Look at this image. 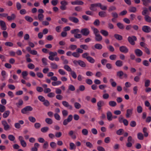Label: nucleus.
<instances>
[{"mask_svg":"<svg viewBox=\"0 0 151 151\" xmlns=\"http://www.w3.org/2000/svg\"><path fill=\"white\" fill-rule=\"evenodd\" d=\"M97 149L99 151H105L104 148L101 146L98 147Z\"/></svg>","mask_w":151,"mask_h":151,"instance_id":"nucleus-64","label":"nucleus"},{"mask_svg":"<svg viewBox=\"0 0 151 151\" xmlns=\"http://www.w3.org/2000/svg\"><path fill=\"white\" fill-rule=\"evenodd\" d=\"M100 5L99 3L91 4L90 7V9L93 11H96L97 10V8L99 7V5Z\"/></svg>","mask_w":151,"mask_h":151,"instance_id":"nucleus-3","label":"nucleus"},{"mask_svg":"<svg viewBox=\"0 0 151 151\" xmlns=\"http://www.w3.org/2000/svg\"><path fill=\"white\" fill-rule=\"evenodd\" d=\"M2 123L4 127V129L5 130H7L10 128V126L5 121H2Z\"/></svg>","mask_w":151,"mask_h":151,"instance_id":"nucleus-6","label":"nucleus"},{"mask_svg":"<svg viewBox=\"0 0 151 151\" xmlns=\"http://www.w3.org/2000/svg\"><path fill=\"white\" fill-rule=\"evenodd\" d=\"M117 67H120L123 65V62L120 60H118L115 63Z\"/></svg>","mask_w":151,"mask_h":151,"instance_id":"nucleus-19","label":"nucleus"},{"mask_svg":"<svg viewBox=\"0 0 151 151\" xmlns=\"http://www.w3.org/2000/svg\"><path fill=\"white\" fill-rule=\"evenodd\" d=\"M38 17L39 20L42 21L44 18V15L42 14H38Z\"/></svg>","mask_w":151,"mask_h":151,"instance_id":"nucleus-44","label":"nucleus"},{"mask_svg":"<svg viewBox=\"0 0 151 151\" xmlns=\"http://www.w3.org/2000/svg\"><path fill=\"white\" fill-rule=\"evenodd\" d=\"M61 6L60 7V9L63 10L66 9V6L68 4V2L65 1H63L60 2Z\"/></svg>","mask_w":151,"mask_h":151,"instance_id":"nucleus-4","label":"nucleus"},{"mask_svg":"<svg viewBox=\"0 0 151 151\" xmlns=\"http://www.w3.org/2000/svg\"><path fill=\"white\" fill-rule=\"evenodd\" d=\"M28 74L27 72V71H24L22 72V73L23 78L25 79H27L26 77Z\"/></svg>","mask_w":151,"mask_h":151,"instance_id":"nucleus-27","label":"nucleus"},{"mask_svg":"<svg viewBox=\"0 0 151 151\" xmlns=\"http://www.w3.org/2000/svg\"><path fill=\"white\" fill-rule=\"evenodd\" d=\"M82 133L84 135H87L88 134V131L86 129H83L82 130Z\"/></svg>","mask_w":151,"mask_h":151,"instance_id":"nucleus-51","label":"nucleus"},{"mask_svg":"<svg viewBox=\"0 0 151 151\" xmlns=\"http://www.w3.org/2000/svg\"><path fill=\"white\" fill-rule=\"evenodd\" d=\"M107 117L109 121H111L113 119V116L111 113L110 111H108L107 113Z\"/></svg>","mask_w":151,"mask_h":151,"instance_id":"nucleus-12","label":"nucleus"},{"mask_svg":"<svg viewBox=\"0 0 151 151\" xmlns=\"http://www.w3.org/2000/svg\"><path fill=\"white\" fill-rule=\"evenodd\" d=\"M58 0H53L51 1L52 4L53 6H56L58 4Z\"/></svg>","mask_w":151,"mask_h":151,"instance_id":"nucleus-62","label":"nucleus"},{"mask_svg":"<svg viewBox=\"0 0 151 151\" xmlns=\"http://www.w3.org/2000/svg\"><path fill=\"white\" fill-rule=\"evenodd\" d=\"M1 74L4 79H5L6 76H7L6 72L4 70L2 71Z\"/></svg>","mask_w":151,"mask_h":151,"instance_id":"nucleus-43","label":"nucleus"},{"mask_svg":"<svg viewBox=\"0 0 151 151\" xmlns=\"http://www.w3.org/2000/svg\"><path fill=\"white\" fill-rule=\"evenodd\" d=\"M50 56L49 57V59L52 60L53 61L54 60V57L55 56H56L57 53L56 52H50L49 53Z\"/></svg>","mask_w":151,"mask_h":151,"instance_id":"nucleus-7","label":"nucleus"},{"mask_svg":"<svg viewBox=\"0 0 151 151\" xmlns=\"http://www.w3.org/2000/svg\"><path fill=\"white\" fill-rule=\"evenodd\" d=\"M87 60L90 63H94L95 62V60L92 57L89 56L87 58Z\"/></svg>","mask_w":151,"mask_h":151,"instance_id":"nucleus-24","label":"nucleus"},{"mask_svg":"<svg viewBox=\"0 0 151 151\" xmlns=\"http://www.w3.org/2000/svg\"><path fill=\"white\" fill-rule=\"evenodd\" d=\"M137 138H138L140 140H142L143 139L144 136L141 133H139L137 134Z\"/></svg>","mask_w":151,"mask_h":151,"instance_id":"nucleus-28","label":"nucleus"},{"mask_svg":"<svg viewBox=\"0 0 151 151\" xmlns=\"http://www.w3.org/2000/svg\"><path fill=\"white\" fill-rule=\"evenodd\" d=\"M143 11L142 12V14L143 15L145 16L146 14H148V11L146 7L143 8Z\"/></svg>","mask_w":151,"mask_h":151,"instance_id":"nucleus-21","label":"nucleus"},{"mask_svg":"<svg viewBox=\"0 0 151 151\" xmlns=\"http://www.w3.org/2000/svg\"><path fill=\"white\" fill-rule=\"evenodd\" d=\"M99 15L101 17H104L106 16V13L105 12L101 11L99 13Z\"/></svg>","mask_w":151,"mask_h":151,"instance_id":"nucleus-25","label":"nucleus"},{"mask_svg":"<svg viewBox=\"0 0 151 151\" xmlns=\"http://www.w3.org/2000/svg\"><path fill=\"white\" fill-rule=\"evenodd\" d=\"M133 93L134 95H136L137 94V91L138 90V87L137 86H135L133 88Z\"/></svg>","mask_w":151,"mask_h":151,"instance_id":"nucleus-30","label":"nucleus"},{"mask_svg":"<svg viewBox=\"0 0 151 151\" xmlns=\"http://www.w3.org/2000/svg\"><path fill=\"white\" fill-rule=\"evenodd\" d=\"M81 32L83 35L87 36L89 34V31L87 28H84L81 30Z\"/></svg>","mask_w":151,"mask_h":151,"instance_id":"nucleus-10","label":"nucleus"},{"mask_svg":"<svg viewBox=\"0 0 151 151\" xmlns=\"http://www.w3.org/2000/svg\"><path fill=\"white\" fill-rule=\"evenodd\" d=\"M28 119L30 122L33 123L35 122L36 121L35 118L32 116L29 117Z\"/></svg>","mask_w":151,"mask_h":151,"instance_id":"nucleus-42","label":"nucleus"},{"mask_svg":"<svg viewBox=\"0 0 151 151\" xmlns=\"http://www.w3.org/2000/svg\"><path fill=\"white\" fill-rule=\"evenodd\" d=\"M5 44L6 46L9 47H12L13 45V43L11 42H6L5 43Z\"/></svg>","mask_w":151,"mask_h":151,"instance_id":"nucleus-60","label":"nucleus"},{"mask_svg":"<svg viewBox=\"0 0 151 151\" xmlns=\"http://www.w3.org/2000/svg\"><path fill=\"white\" fill-rule=\"evenodd\" d=\"M117 27L120 29H123L124 28V26L122 24L119 22L117 23Z\"/></svg>","mask_w":151,"mask_h":151,"instance_id":"nucleus-46","label":"nucleus"},{"mask_svg":"<svg viewBox=\"0 0 151 151\" xmlns=\"http://www.w3.org/2000/svg\"><path fill=\"white\" fill-rule=\"evenodd\" d=\"M129 11L130 12H135L137 11V9L135 7H131L129 9Z\"/></svg>","mask_w":151,"mask_h":151,"instance_id":"nucleus-26","label":"nucleus"},{"mask_svg":"<svg viewBox=\"0 0 151 151\" xmlns=\"http://www.w3.org/2000/svg\"><path fill=\"white\" fill-rule=\"evenodd\" d=\"M28 67L30 69H32L35 68V66L33 64L30 63L28 64Z\"/></svg>","mask_w":151,"mask_h":151,"instance_id":"nucleus-56","label":"nucleus"},{"mask_svg":"<svg viewBox=\"0 0 151 151\" xmlns=\"http://www.w3.org/2000/svg\"><path fill=\"white\" fill-rule=\"evenodd\" d=\"M102 97L104 99H107L109 98V95L108 93H105L103 95Z\"/></svg>","mask_w":151,"mask_h":151,"instance_id":"nucleus-61","label":"nucleus"},{"mask_svg":"<svg viewBox=\"0 0 151 151\" xmlns=\"http://www.w3.org/2000/svg\"><path fill=\"white\" fill-rule=\"evenodd\" d=\"M8 139L11 141H13L14 140L15 138L12 135H9L8 136Z\"/></svg>","mask_w":151,"mask_h":151,"instance_id":"nucleus-52","label":"nucleus"},{"mask_svg":"<svg viewBox=\"0 0 151 151\" xmlns=\"http://www.w3.org/2000/svg\"><path fill=\"white\" fill-rule=\"evenodd\" d=\"M5 110V107L2 104H0V112L2 113L4 112Z\"/></svg>","mask_w":151,"mask_h":151,"instance_id":"nucleus-32","label":"nucleus"},{"mask_svg":"<svg viewBox=\"0 0 151 151\" xmlns=\"http://www.w3.org/2000/svg\"><path fill=\"white\" fill-rule=\"evenodd\" d=\"M128 40L130 44L134 45L135 44L134 41L136 40L137 38L135 36H133L128 37Z\"/></svg>","mask_w":151,"mask_h":151,"instance_id":"nucleus-2","label":"nucleus"},{"mask_svg":"<svg viewBox=\"0 0 151 151\" xmlns=\"http://www.w3.org/2000/svg\"><path fill=\"white\" fill-rule=\"evenodd\" d=\"M49 130V128L47 127H45L41 128V131L43 133H45Z\"/></svg>","mask_w":151,"mask_h":151,"instance_id":"nucleus-39","label":"nucleus"},{"mask_svg":"<svg viewBox=\"0 0 151 151\" xmlns=\"http://www.w3.org/2000/svg\"><path fill=\"white\" fill-rule=\"evenodd\" d=\"M106 87V85L104 84H101L99 86V88L101 90H103Z\"/></svg>","mask_w":151,"mask_h":151,"instance_id":"nucleus-59","label":"nucleus"},{"mask_svg":"<svg viewBox=\"0 0 151 151\" xmlns=\"http://www.w3.org/2000/svg\"><path fill=\"white\" fill-rule=\"evenodd\" d=\"M145 21L148 22H151V18L148 15H145Z\"/></svg>","mask_w":151,"mask_h":151,"instance_id":"nucleus-41","label":"nucleus"},{"mask_svg":"<svg viewBox=\"0 0 151 151\" xmlns=\"http://www.w3.org/2000/svg\"><path fill=\"white\" fill-rule=\"evenodd\" d=\"M143 64L145 66H148L149 65V63L147 60H144L142 62Z\"/></svg>","mask_w":151,"mask_h":151,"instance_id":"nucleus-50","label":"nucleus"},{"mask_svg":"<svg viewBox=\"0 0 151 151\" xmlns=\"http://www.w3.org/2000/svg\"><path fill=\"white\" fill-rule=\"evenodd\" d=\"M77 62L80 66L82 67H85L86 66V64L83 61L79 60Z\"/></svg>","mask_w":151,"mask_h":151,"instance_id":"nucleus-16","label":"nucleus"},{"mask_svg":"<svg viewBox=\"0 0 151 151\" xmlns=\"http://www.w3.org/2000/svg\"><path fill=\"white\" fill-rule=\"evenodd\" d=\"M100 33L104 36H107L108 35V32L102 29L100 31Z\"/></svg>","mask_w":151,"mask_h":151,"instance_id":"nucleus-20","label":"nucleus"},{"mask_svg":"<svg viewBox=\"0 0 151 151\" xmlns=\"http://www.w3.org/2000/svg\"><path fill=\"white\" fill-rule=\"evenodd\" d=\"M143 4L145 6H147L151 2L150 0H142Z\"/></svg>","mask_w":151,"mask_h":151,"instance_id":"nucleus-22","label":"nucleus"},{"mask_svg":"<svg viewBox=\"0 0 151 151\" xmlns=\"http://www.w3.org/2000/svg\"><path fill=\"white\" fill-rule=\"evenodd\" d=\"M24 123V121L23 120H20L18 122L15 123L14 126L16 128L19 129L21 127V124H23Z\"/></svg>","mask_w":151,"mask_h":151,"instance_id":"nucleus-5","label":"nucleus"},{"mask_svg":"<svg viewBox=\"0 0 151 151\" xmlns=\"http://www.w3.org/2000/svg\"><path fill=\"white\" fill-rule=\"evenodd\" d=\"M23 103V101L22 100H20L16 104V105L18 107H19L22 105Z\"/></svg>","mask_w":151,"mask_h":151,"instance_id":"nucleus-47","label":"nucleus"},{"mask_svg":"<svg viewBox=\"0 0 151 151\" xmlns=\"http://www.w3.org/2000/svg\"><path fill=\"white\" fill-rule=\"evenodd\" d=\"M137 110L138 113H140L142 112L143 109L141 106H138L137 107Z\"/></svg>","mask_w":151,"mask_h":151,"instance_id":"nucleus-33","label":"nucleus"},{"mask_svg":"<svg viewBox=\"0 0 151 151\" xmlns=\"http://www.w3.org/2000/svg\"><path fill=\"white\" fill-rule=\"evenodd\" d=\"M111 15L113 17L116 18L118 17V14L115 12H113L111 13Z\"/></svg>","mask_w":151,"mask_h":151,"instance_id":"nucleus-55","label":"nucleus"},{"mask_svg":"<svg viewBox=\"0 0 151 151\" xmlns=\"http://www.w3.org/2000/svg\"><path fill=\"white\" fill-rule=\"evenodd\" d=\"M104 104V102L102 101H100L98 102L97 103V106L98 107V109L99 110H100L101 108V107L103 106Z\"/></svg>","mask_w":151,"mask_h":151,"instance_id":"nucleus-14","label":"nucleus"},{"mask_svg":"<svg viewBox=\"0 0 151 151\" xmlns=\"http://www.w3.org/2000/svg\"><path fill=\"white\" fill-rule=\"evenodd\" d=\"M123 74L124 73L122 71H118L116 73L117 76L120 78H122V77Z\"/></svg>","mask_w":151,"mask_h":151,"instance_id":"nucleus-38","label":"nucleus"},{"mask_svg":"<svg viewBox=\"0 0 151 151\" xmlns=\"http://www.w3.org/2000/svg\"><path fill=\"white\" fill-rule=\"evenodd\" d=\"M91 28L95 35L99 34V32L97 29L93 27Z\"/></svg>","mask_w":151,"mask_h":151,"instance_id":"nucleus-23","label":"nucleus"},{"mask_svg":"<svg viewBox=\"0 0 151 151\" xmlns=\"http://www.w3.org/2000/svg\"><path fill=\"white\" fill-rule=\"evenodd\" d=\"M109 104L111 106L114 107L116 106V103L115 101H110L109 102Z\"/></svg>","mask_w":151,"mask_h":151,"instance_id":"nucleus-29","label":"nucleus"},{"mask_svg":"<svg viewBox=\"0 0 151 151\" xmlns=\"http://www.w3.org/2000/svg\"><path fill=\"white\" fill-rule=\"evenodd\" d=\"M34 127L36 129H38L41 127V124L39 123H36L34 124Z\"/></svg>","mask_w":151,"mask_h":151,"instance_id":"nucleus-58","label":"nucleus"},{"mask_svg":"<svg viewBox=\"0 0 151 151\" xmlns=\"http://www.w3.org/2000/svg\"><path fill=\"white\" fill-rule=\"evenodd\" d=\"M95 36V40L97 41H100L102 40V37L99 34L96 35Z\"/></svg>","mask_w":151,"mask_h":151,"instance_id":"nucleus-17","label":"nucleus"},{"mask_svg":"<svg viewBox=\"0 0 151 151\" xmlns=\"http://www.w3.org/2000/svg\"><path fill=\"white\" fill-rule=\"evenodd\" d=\"M150 81L148 79L146 80L145 82V87H147L150 86Z\"/></svg>","mask_w":151,"mask_h":151,"instance_id":"nucleus-49","label":"nucleus"},{"mask_svg":"<svg viewBox=\"0 0 151 151\" xmlns=\"http://www.w3.org/2000/svg\"><path fill=\"white\" fill-rule=\"evenodd\" d=\"M8 87L9 89L11 90H14L15 88V86L12 84H9L8 85Z\"/></svg>","mask_w":151,"mask_h":151,"instance_id":"nucleus-63","label":"nucleus"},{"mask_svg":"<svg viewBox=\"0 0 151 151\" xmlns=\"http://www.w3.org/2000/svg\"><path fill=\"white\" fill-rule=\"evenodd\" d=\"M120 51L123 53H126L128 51V50L127 48L124 46H122L119 47Z\"/></svg>","mask_w":151,"mask_h":151,"instance_id":"nucleus-11","label":"nucleus"},{"mask_svg":"<svg viewBox=\"0 0 151 151\" xmlns=\"http://www.w3.org/2000/svg\"><path fill=\"white\" fill-rule=\"evenodd\" d=\"M61 83V82L60 81H58L56 82H53L52 84V86H55L60 85Z\"/></svg>","mask_w":151,"mask_h":151,"instance_id":"nucleus-35","label":"nucleus"},{"mask_svg":"<svg viewBox=\"0 0 151 151\" xmlns=\"http://www.w3.org/2000/svg\"><path fill=\"white\" fill-rule=\"evenodd\" d=\"M15 15L13 14L11 16H8L7 17V19L9 20H11L14 19L15 18Z\"/></svg>","mask_w":151,"mask_h":151,"instance_id":"nucleus-34","label":"nucleus"},{"mask_svg":"<svg viewBox=\"0 0 151 151\" xmlns=\"http://www.w3.org/2000/svg\"><path fill=\"white\" fill-rule=\"evenodd\" d=\"M62 104L64 106L69 109H71L72 108L71 106H70L68 103L66 101H63L62 102Z\"/></svg>","mask_w":151,"mask_h":151,"instance_id":"nucleus-18","label":"nucleus"},{"mask_svg":"<svg viewBox=\"0 0 151 151\" xmlns=\"http://www.w3.org/2000/svg\"><path fill=\"white\" fill-rule=\"evenodd\" d=\"M0 25L2 30H6V24L4 21L0 20Z\"/></svg>","mask_w":151,"mask_h":151,"instance_id":"nucleus-13","label":"nucleus"},{"mask_svg":"<svg viewBox=\"0 0 151 151\" xmlns=\"http://www.w3.org/2000/svg\"><path fill=\"white\" fill-rule=\"evenodd\" d=\"M135 52L136 55L137 56H140L142 55V51L139 49H137L135 50Z\"/></svg>","mask_w":151,"mask_h":151,"instance_id":"nucleus-15","label":"nucleus"},{"mask_svg":"<svg viewBox=\"0 0 151 151\" xmlns=\"http://www.w3.org/2000/svg\"><path fill=\"white\" fill-rule=\"evenodd\" d=\"M45 122L48 124H51L52 123V120L50 118H46L45 119Z\"/></svg>","mask_w":151,"mask_h":151,"instance_id":"nucleus-53","label":"nucleus"},{"mask_svg":"<svg viewBox=\"0 0 151 151\" xmlns=\"http://www.w3.org/2000/svg\"><path fill=\"white\" fill-rule=\"evenodd\" d=\"M95 47L97 49L100 50L102 48V45L100 44H97L95 45Z\"/></svg>","mask_w":151,"mask_h":151,"instance_id":"nucleus-36","label":"nucleus"},{"mask_svg":"<svg viewBox=\"0 0 151 151\" xmlns=\"http://www.w3.org/2000/svg\"><path fill=\"white\" fill-rule=\"evenodd\" d=\"M114 36L116 39L119 40H121L122 39V36L118 34L115 35Z\"/></svg>","mask_w":151,"mask_h":151,"instance_id":"nucleus-37","label":"nucleus"},{"mask_svg":"<svg viewBox=\"0 0 151 151\" xmlns=\"http://www.w3.org/2000/svg\"><path fill=\"white\" fill-rule=\"evenodd\" d=\"M116 9V7L114 6H110L108 9V11L111 12L112 11L115 10Z\"/></svg>","mask_w":151,"mask_h":151,"instance_id":"nucleus-45","label":"nucleus"},{"mask_svg":"<svg viewBox=\"0 0 151 151\" xmlns=\"http://www.w3.org/2000/svg\"><path fill=\"white\" fill-rule=\"evenodd\" d=\"M99 7H100V9L102 10H105L107 9V6H105L102 5L101 4L99 3Z\"/></svg>","mask_w":151,"mask_h":151,"instance_id":"nucleus-48","label":"nucleus"},{"mask_svg":"<svg viewBox=\"0 0 151 151\" xmlns=\"http://www.w3.org/2000/svg\"><path fill=\"white\" fill-rule=\"evenodd\" d=\"M89 56H89V54L87 52L84 53L82 55V57L86 59H87Z\"/></svg>","mask_w":151,"mask_h":151,"instance_id":"nucleus-57","label":"nucleus"},{"mask_svg":"<svg viewBox=\"0 0 151 151\" xmlns=\"http://www.w3.org/2000/svg\"><path fill=\"white\" fill-rule=\"evenodd\" d=\"M32 107L30 106H27L22 109L21 110V112L23 114H25L29 111H32Z\"/></svg>","mask_w":151,"mask_h":151,"instance_id":"nucleus-1","label":"nucleus"},{"mask_svg":"<svg viewBox=\"0 0 151 151\" xmlns=\"http://www.w3.org/2000/svg\"><path fill=\"white\" fill-rule=\"evenodd\" d=\"M143 31L146 33H148L151 31V29L150 27L147 26H144L142 28Z\"/></svg>","mask_w":151,"mask_h":151,"instance_id":"nucleus-8","label":"nucleus"},{"mask_svg":"<svg viewBox=\"0 0 151 151\" xmlns=\"http://www.w3.org/2000/svg\"><path fill=\"white\" fill-rule=\"evenodd\" d=\"M10 114V111H5L4 113L3 114V117L4 118H6Z\"/></svg>","mask_w":151,"mask_h":151,"instance_id":"nucleus-31","label":"nucleus"},{"mask_svg":"<svg viewBox=\"0 0 151 151\" xmlns=\"http://www.w3.org/2000/svg\"><path fill=\"white\" fill-rule=\"evenodd\" d=\"M80 47L84 50H87L88 48V47L87 45H82L80 46Z\"/></svg>","mask_w":151,"mask_h":151,"instance_id":"nucleus-54","label":"nucleus"},{"mask_svg":"<svg viewBox=\"0 0 151 151\" xmlns=\"http://www.w3.org/2000/svg\"><path fill=\"white\" fill-rule=\"evenodd\" d=\"M133 109H128L127 110L126 116L127 118L130 117L132 114Z\"/></svg>","mask_w":151,"mask_h":151,"instance_id":"nucleus-9","label":"nucleus"},{"mask_svg":"<svg viewBox=\"0 0 151 151\" xmlns=\"http://www.w3.org/2000/svg\"><path fill=\"white\" fill-rule=\"evenodd\" d=\"M25 19L27 21L29 22H31L33 20L32 18V17L28 16H25Z\"/></svg>","mask_w":151,"mask_h":151,"instance_id":"nucleus-40","label":"nucleus"}]
</instances>
